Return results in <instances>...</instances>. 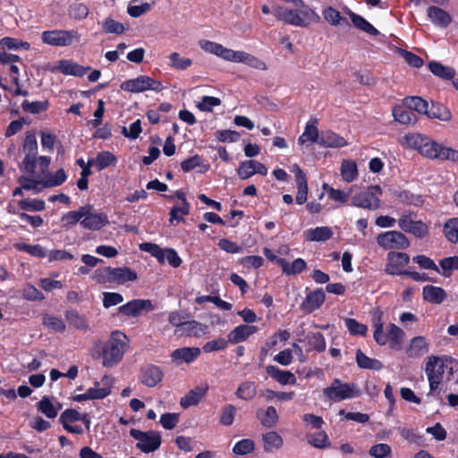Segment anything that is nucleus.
Listing matches in <instances>:
<instances>
[{
    "label": "nucleus",
    "mask_w": 458,
    "mask_h": 458,
    "mask_svg": "<svg viewBox=\"0 0 458 458\" xmlns=\"http://www.w3.org/2000/svg\"><path fill=\"white\" fill-rule=\"evenodd\" d=\"M129 344L130 340L125 334L114 331L106 342L98 341L94 344L91 356L95 360L102 358L103 366L112 368L123 360Z\"/></svg>",
    "instance_id": "1"
},
{
    "label": "nucleus",
    "mask_w": 458,
    "mask_h": 458,
    "mask_svg": "<svg viewBox=\"0 0 458 458\" xmlns=\"http://www.w3.org/2000/svg\"><path fill=\"white\" fill-rule=\"evenodd\" d=\"M405 140L409 147L427 158L458 162V150L437 143L426 135L409 133L405 135Z\"/></svg>",
    "instance_id": "2"
},
{
    "label": "nucleus",
    "mask_w": 458,
    "mask_h": 458,
    "mask_svg": "<svg viewBox=\"0 0 458 458\" xmlns=\"http://www.w3.org/2000/svg\"><path fill=\"white\" fill-rule=\"evenodd\" d=\"M298 7L299 10H293L275 5L272 7V13L278 21L296 27H307L310 24L314 16L319 19L318 15L308 5Z\"/></svg>",
    "instance_id": "3"
},
{
    "label": "nucleus",
    "mask_w": 458,
    "mask_h": 458,
    "mask_svg": "<svg viewBox=\"0 0 458 458\" xmlns=\"http://www.w3.org/2000/svg\"><path fill=\"white\" fill-rule=\"evenodd\" d=\"M445 355H430L425 363V373L428 381L429 392L428 395L438 396L445 384Z\"/></svg>",
    "instance_id": "4"
},
{
    "label": "nucleus",
    "mask_w": 458,
    "mask_h": 458,
    "mask_svg": "<svg viewBox=\"0 0 458 458\" xmlns=\"http://www.w3.org/2000/svg\"><path fill=\"white\" fill-rule=\"evenodd\" d=\"M138 278L137 273L128 267H105L97 268L92 279L98 284H124L127 282H133Z\"/></svg>",
    "instance_id": "5"
},
{
    "label": "nucleus",
    "mask_w": 458,
    "mask_h": 458,
    "mask_svg": "<svg viewBox=\"0 0 458 458\" xmlns=\"http://www.w3.org/2000/svg\"><path fill=\"white\" fill-rule=\"evenodd\" d=\"M323 394L328 400L336 403L359 397L360 391L355 387L354 384L344 383L339 378H335L330 386L323 389Z\"/></svg>",
    "instance_id": "6"
},
{
    "label": "nucleus",
    "mask_w": 458,
    "mask_h": 458,
    "mask_svg": "<svg viewBox=\"0 0 458 458\" xmlns=\"http://www.w3.org/2000/svg\"><path fill=\"white\" fill-rule=\"evenodd\" d=\"M120 88L123 91L131 93H141L147 90L160 92L163 90L161 81L148 75H140L135 79L124 81L120 85Z\"/></svg>",
    "instance_id": "7"
},
{
    "label": "nucleus",
    "mask_w": 458,
    "mask_h": 458,
    "mask_svg": "<svg viewBox=\"0 0 458 458\" xmlns=\"http://www.w3.org/2000/svg\"><path fill=\"white\" fill-rule=\"evenodd\" d=\"M130 435L139 442L136 447L145 454L153 453L157 450L162 443L161 435L157 431L144 432L136 428L130 430Z\"/></svg>",
    "instance_id": "8"
},
{
    "label": "nucleus",
    "mask_w": 458,
    "mask_h": 458,
    "mask_svg": "<svg viewBox=\"0 0 458 458\" xmlns=\"http://www.w3.org/2000/svg\"><path fill=\"white\" fill-rule=\"evenodd\" d=\"M381 194L382 189L379 185L369 186L367 191L352 197V205L368 210H377L380 207L378 196Z\"/></svg>",
    "instance_id": "9"
},
{
    "label": "nucleus",
    "mask_w": 458,
    "mask_h": 458,
    "mask_svg": "<svg viewBox=\"0 0 458 458\" xmlns=\"http://www.w3.org/2000/svg\"><path fill=\"white\" fill-rule=\"evenodd\" d=\"M81 211L83 216L81 225L84 229L98 231L109 223L107 215L104 212H96L90 204L81 206Z\"/></svg>",
    "instance_id": "10"
},
{
    "label": "nucleus",
    "mask_w": 458,
    "mask_h": 458,
    "mask_svg": "<svg viewBox=\"0 0 458 458\" xmlns=\"http://www.w3.org/2000/svg\"><path fill=\"white\" fill-rule=\"evenodd\" d=\"M387 263L385 267V272L390 276H407L410 269L406 267L410 264V256L405 252L390 251L386 256Z\"/></svg>",
    "instance_id": "11"
},
{
    "label": "nucleus",
    "mask_w": 458,
    "mask_h": 458,
    "mask_svg": "<svg viewBox=\"0 0 458 458\" xmlns=\"http://www.w3.org/2000/svg\"><path fill=\"white\" fill-rule=\"evenodd\" d=\"M79 39L80 34L76 30H46L42 33V41L55 47H67L72 45L73 39Z\"/></svg>",
    "instance_id": "12"
},
{
    "label": "nucleus",
    "mask_w": 458,
    "mask_h": 458,
    "mask_svg": "<svg viewBox=\"0 0 458 458\" xmlns=\"http://www.w3.org/2000/svg\"><path fill=\"white\" fill-rule=\"evenodd\" d=\"M412 215L411 212L402 214L398 219V225L403 232L418 239H423L429 233L428 226L421 220H413Z\"/></svg>",
    "instance_id": "13"
},
{
    "label": "nucleus",
    "mask_w": 458,
    "mask_h": 458,
    "mask_svg": "<svg viewBox=\"0 0 458 458\" xmlns=\"http://www.w3.org/2000/svg\"><path fill=\"white\" fill-rule=\"evenodd\" d=\"M377 244L385 250H404L410 246L408 238L401 232L389 231L382 233L377 237Z\"/></svg>",
    "instance_id": "14"
},
{
    "label": "nucleus",
    "mask_w": 458,
    "mask_h": 458,
    "mask_svg": "<svg viewBox=\"0 0 458 458\" xmlns=\"http://www.w3.org/2000/svg\"><path fill=\"white\" fill-rule=\"evenodd\" d=\"M165 199H172L174 196L172 195H163ZM174 197L177 198L182 201V205H174L171 208L169 212V222L171 225H174V222H181L183 220L182 216H180L179 214L182 216H187L190 214L191 211V204L188 202L186 199L185 192L182 190H178L174 193Z\"/></svg>",
    "instance_id": "15"
},
{
    "label": "nucleus",
    "mask_w": 458,
    "mask_h": 458,
    "mask_svg": "<svg viewBox=\"0 0 458 458\" xmlns=\"http://www.w3.org/2000/svg\"><path fill=\"white\" fill-rule=\"evenodd\" d=\"M81 413L77 410L69 408L64 410L60 417L59 423L63 426L64 429L68 433L82 435L84 434V429L81 426L72 425L74 422L80 421Z\"/></svg>",
    "instance_id": "16"
},
{
    "label": "nucleus",
    "mask_w": 458,
    "mask_h": 458,
    "mask_svg": "<svg viewBox=\"0 0 458 458\" xmlns=\"http://www.w3.org/2000/svg\"><path fill=\"white\" fill-rule=\"evenodd\" d=\"M154 305L150 300L134 299L118 308L119 313L126 317H138L143 310L152 311Z\"/></svg>",
    "instance_id": "17"
},
{
    "label": "nucleus",
    "mask_w": 458,
    "mask_h": 458,
    "mask_svg": "<svg viewBox=\"0 0 458 458\" xmlns=\"http://www.w3.org/2000/svg\"><path fill=\"white\" fill-rule=\"evenodd\" d=\"M164 373L160 367L154 364H147L140 369V382L148 386L155 387L163 379Z\"/></svg>",
    "instance_id": "18"
},
{
    "label": "nucleus",
    "mask_w": 458,
    "mask_h": 458,
    "mask_svg": "<svg viewBox=\"0 0 458 458\" xmlns=\"http://www.w3.org/2000/svg\"><path fill=\"white\" fill-rule=\"evenodd\" d=\"M200 349L199 347H182L177 348L172 352L170 357L172 361L177 365L182 363H191L200 355Z\"/></svg>",
    "instance_id": "19"
},
{
    "label": "nucleus",
    "mask_w": 458,
    "mask_h": 458,
    "mask_svg": "<svg viewBox=\"0 0 458 458\" xmlns=\"http://www.w3.org/2000/svg\"><path fill=\"white\" fill-rule=\"evenodd\" d=\"M199 47L204 50L205 52L213 54L225 61H230L233 57V49L227 48L224 47L223 45L207 40V39H200L199 41Z\"/></svg>",
    "instance_id": "20"
},
{
    "label": "nucleus",
    "mask_w": 458,
    "mask_h": 458,
    "mask_svg": "<svg viewBox=\"0 0 458 458\" xmlns=\"http://www.w3.org/2000/svg\"><path fill=\"white\" fill-rule=\"evenodd\" d=\"M326 299L325 293L322 288H318L307 293L301 303V309L306 313H311L319 309Z\"/></svg>",
    "instance_id": "21"
},
{
    "label": "nucleus",
    "mask_w": 458,
    "mask_h": 458,
    "mask_svg": "<svg viewBox=\"0 0 458 458\" xmlns=\"http://www.w3.org/2000/svg\"><path fill=\"white\" fill-rule=\"evenodd\" d=\"M231 62L242 63L249 65L251 68L260 71H266L267 69V66L264 61L244 51L234 50L233 57L231 58Z\"/></svg>",
    "instance_id": "22"
},
{
    "label": "nucleus",
    "mask_w": 458,
    "mask_h": 458,
    "mask_svg": "<svg viewBox=\"0 0 458 458\" xmlns=\"http://www.w3.org/2000/svg\"><path fill=\"white\" fill-rule=\"evenodd\" d=\"M429 351V344L424 336H414L410 340L409 346L406 350V354L409 358H420L428 353Z\"/></svg>",
    "instance_id": "23"
},
{
    "label": "nucleus",
    "mask_w": 458,
    "mask_h": 458,
    "mask_svg": "<svg viewBox=\"0 0 458 458\" xmlns=\"http://www.w3.org/2000/svg\"><path fill=\"white\" fill-rule=\"evenodd\" d=\"M427 14L433 24L440 28H447L452 22L451 15L444 9L431 5L427 9Z\"/></svg>",
    "instance_id": "24"
},
{
    "label": "nucleus",
    "mask_w": 458,
    "mask_h": 458,
    "mask_svg": "<svg viewBox=\"0 0 458 458\" xmlns=\"http://www.w3.org/2000/svg\"><path fill=\"white\" fill-rule=\"evenodd\" d=\"M57 69L64 75H72L81 78L91 68L90 66L81 65L72 60H61L59 61Z\"/></svg>",
    "instance_id": "25"
},
{
    "label": "nucleus",
    "mask_w": 458,
    "mask_h": 458,
    "mask_svg": "<svg viewBox=\"0 0 458 458\" xmlns=\"http://www.w3.org/2000/svg\"><path fill=\"white\" fill-rule=\"evenodd\" d=\"M258 331V327L252 325H240L228 334V341L231 344H239L246 341L251 335Z\"/></svg>",
    "instance_id": "26"
},
{
    "label": "nucleus",
    "mask_w": 458,
    "mask_h": 458,
    "mask_svg": "<svg viewBox=\"0 0 458 458\" xmlns=\"http://www.w3.org/2000/svg\"><path fill=\"white\" fill-rule=\"evenodd\" d=\"M208 390V386H196L190 390L180 401L182 408L186 409L199 403Z\"/></svg>",
    "instance_id": "27"
},
{
    "label": "nucleus",
    "mask_w": 458,
    "mask_h": 458,
    "mask_svg": "<svg viewBox=\"0 0 458 458\" xmlns=\"http://www.w3.org/2000/svg\"><path fill=\"white\" fill-rule=\"evenodd\" d=\"M296 167V186H297V193L295 197L296 203L299 205H302L307 201L308 198V182L307 178L303 171L300 168L299 165H295Z\"/></svg>",
    "instance_id": "28"
},
{
    "label": "nucleus",
    "mask_w": 458,
    "mask_h": 458,
    "mask_svg": "<svg viewBox=\"0 0 458 458\" xmlns=\"http://www.w3.org/2000/svg\"><path fill=\"white\" fill-rule=\"evenodd\" d=\"M266 372L267 373L268 376H270L272 378H274L283 386L296 384V377L291 371H284L280 369L276 366L268 365L266 368Z\"/></svg>",
    "instance_id": "29"
},
{
    "label": "nucleus",
    "mask_w": 458,
    "mask_h": 458,
    "mask_svg": "<svg viewBox=\"0 0 458 458\" xmlns=\"http://www.w3.org/2000/svg\"><path fill=\"white\" fill-rule=\"evenodd\" d=\"M423 300L433 304H441L447 297L445 291L439 286L428 284L422 289Z\"/></svg>",
    "instance_id": "30"
},
{
    "label": "nucleus",
    "mask_w": 458,
    "mask_h": 458,
    "mask_svg": "<svg viewBox=\"0 0 458 458\" xmlns=\"http://www.w3.org/2000/svg\"><path fill=\"white\" fill-rule=\"evenodd\" d=\"M277 264L282 267L283 273L287 276L301 274L307 268V263L301 258H297L292 264L285 259H279Z\"/></svg>",
    "instance_id": "31"
},
{
    "label": "nucleus",
    "mask_w": 458,
    "mask_h": 458,
    "mask_svg": "<svg viewBox=\"0 0 458 458\" xmlns=\"http://www.w3.org/2000/svg\"><path fill=\"white\" fill-rule=\"evenodd\" d=\"M318 144L326 148H342L347 146L348 142L339 134L327 131L321 134Z\"/></svg>",
    "instance_id": "32"
},
{
    "label": "nucleus",
    "mask_w": 458,
    "mask_h": 458,
    "mask_svg": "<svg viewBox=\"0 0 458 458\" xmlns=\"http://www.w3.org/2000/svg\"><path fill=\"white\" fill-rule=\"evenodd\" d=\"M37 410L44 414L48 419H54L57 416L59 410L62 409V404L56 402L54 404L49 397L43 396L42 399L36 403Z\"/></svg>",
    "instance_id": "33"
},
{
    "label": "nucleus",
    "mask_w": 458,
    "mask_h": 458,
    "mask_svg": "<svg viewBox=\"0 0 458 458\" xmlns=\"http://www.w3.org/2000/svg\"><path fill=\"white\" fill-rule=\"evenodd\" d=\"M117 161L116 157L109 151L98 153L95 158L89 159V165H95L98 171H102L110 165H114Z\"/></svg>",
    "instance_id": "34"
},
{
    "label": "nucleus",
    "mask_w": 458,
    "mask_h": 458,
    "mask_svg": "<svg viewBox=\"0 0 458 458\" xmlns=\"http://www.w3.org/2000/svg\"><path fill=\"white\" fill-rule=\"evenodd\" d=\"M393 116L394 120L401 124H411L417 121V116L409 107H406L404 104L403 106H395L393 108Z\"/></svg>",
    "instance_id": "35"
},
{
    "label": "nucleus",
    "mask_w": 458,
    "mask_h": 458,
    "mask_svg": "<svg viewBox=\"0 0 458 458\" xmlns=\"http://www.w3.org/2000/svg\"><path fill=\"white\" fill-rule=\"evenodd\" d=\"M355 358L357 365L360 369L380 370L384 368L383 363L379 360L369 358L360 349L356 351Z\"/></svg>",
    "instance_id": "36"
},
{
    "label": "nucleus",
    "mask_w": 458,
    "mask_h": 458,
    "mask_svg": "<svg viewBox=\"0 0 458 458\" xmlns=\"http://www.w3.org/2000/svg\"><path fill=\"white\" fill-rule=\"evenodd\" d=\"M256 416L267 428H272L278 422V414L274 406H268L266 410L259 409Z\"/></svg>",
    "instance_id": "37"
},
{
    "label": "nucleus",
    "mask_w": 458,
    "mask_h": 458,
    "mask_svg": "<svg viewBox=\"0 0 458 458\" xmlns=\"http://www.w3.org/2000/svg\"><path fill=\"white\" fill-rule=\"evenodd\" d=\"M208 331L207 325L198 322L196 320L186 321L184 327L181 331V335L186 336L200 337L206 335Z\"/></svg>",
    "instance_id": "38"
},
{
    "label": "nucleus",
    "mask_w": 458,
    "mask_h": 458,
    "mask_svg": "<svg viewBox=\"0 0 458 458\" xmlns=\"http://www.w3.org/2000/svg\"><path fill=\"white\" fill-rule=\"evenodd\" d=\"M403 336L404 332L395 324L391 323L387 326V342L391 349L400 350Z\"/></svg>",
    "instance_id": "39"
},
{
    "label": "nucleus",
    "mask_w": 458,
    "mask_h": 458,
    "mask_svg": "<svg viewBox=\"0 0 458 458\" xmlns=\"http://www.w3.org/2000/svg\"><path fill=\"white\" fill-rule=\"evenodd\" d=\"M257 394V386L255 382L246 380L242 382L235 391L237 398L243 401H251Z\"/></svg>",
    "instance_id": "40"
},
{
    "label": "nucleus",
    "mask_w": 458,
    "mask_h": 458,
    "mask_svg": "<svg viewBox=\"0 0 458 458\" xmlns=\"http://www.w3.org/2000/svg\"><path fill=\"white\" fill-rule=\"evenodd\" d=\"M323 18L332 26L346 25L349 26V21L346 18L343 17L339 11L332 6H327L322 10Z\"/></svg>",
    "instance_id": "41"
},
{
    "label": "nucleus",
    "mask_w": 458,
    "mask_h": 458,
    "mask_svg": "<svg viewBox=\"0 0 458 458\" xmlns=\"http://www.w3.org/2000/svg\"><path fill=\"white\" fill-rule=\"evenodd\" d=\"M306 240L310 242H324L333 236V231L328 226H318L305 232Z\"/></svg>",
    "instance_id": "42"
},
{
    "label": "nucleus",
    "mask_w": 458,
    "mask_h": 458,
    "mask_svg": "<svg viewBox=\"0 0 458 458\" xmlns=\"http://www.w3.org/2000/svg\"><path fill=\"white\" fill-rule=\"evenodd\" d=\"M427 116L430 119H438L441 121L447 122L451 120L452 114L447 107L440 103H431V106H428Z\"/></svg>",
    "instance_id": "43"
},
{
    "label": "nucleus",
    "mask_w": 458,
    "mask_h": 458,
    "mask_svg": "<svg viewBox=\"0 0 458 458\" xmlns=\"http://www.w3.org/2000/svg\"><path fill=\"white\" fill-rule=\"evenodd\" d=\"M262 440L264 444V451L267 453L281 448L284 444L282 437L276 431H270L263 434Z\"/></svg>",
    "instance_id": "44"
},
{
    "label": "nucleus",
    "mask_w": 458,
    "mask_h": 458,
    "mask_svg": "<svg viewBox=\"0 0 458 458\" xmlns=\"http://www.w3.org/2000/svg\"><path fill=\"white\" fill-rule=\"evenodd\" d=\"M404 106L409 107L412 112L427 115L428 103L421 97L412 96L403 99Z\"/></svg>",
    "instance_id": "45"
},
{
    "label": "nucleus",
    "mask_w": 458,
    "mask_h": 458,
    "mask_svg": "<svg viewBox=\"0 0 458 458\" xmlns=\"http://www.w3.org/2000/svg\"><path fill=\"white\" fill-rule=\"evenodd\" d=\"M65 319L70 326L81 331H87L89 329L87 319L84 316H81L77 310H70L65 312Z\"/></svg>",
    "instance_id": "46"
},
{
    "label": "nucleus",
    "mask_w": 458,
    "mask_h": 458,
    "mask_svg": "<svg viewBox=\"0 0 458 458\" xmlns=\"http://www.w3.org/2000/svg\"><path fill=\"white\" fill-rule=\"evenodd\" d=\"M317 119H314L313 123H308L305 126L304 131L298 139V143L303 145L307 141H310L311 143H318L319 134L318 129L316 125Z\"/></svg>",
    "instance_id": "47"
},
{
    "label": "nucleus",
    "mask_w": 458,
    "mask_h": 458,
    "mask_svg": "<svg viewBox=\"0 0 458 458\" xmlns=\"http://www.w3.org/2000/svg\"><path fill=\"white\" fill-rule=\"evenodd\" d=\"M429 71L436 76L445 79V80H452L454 78L455 71L454 68L449 66H445L442 64L431 61L428 63Z\"/></svg>",
    "instance_id": "48"
},
{
    "label": "nucleus",
    "mask_w": 458,
    "mask_h": 458,
    "mask_svg": "<svg viewBox=\"0 0 458 458\" xmlns=\"http://www.w3.org/2000/svg\"><path fill=\"white\" fill-rule=\"evenodd\" d=\"M49 106L50 103L48 100L30 102L25 99L21 103L22 111L32 114H38L43 112H46L49 108Z\"/></svg>",
    "instance_id": "49"
},
{
    "label": "nucleus",
    "mask_w": 458,
    "mask_h": 458,
    "mask_svg": "<svg viewBox=\"0 0 458 458\" xmlns=\"http://www.w3.org/2000/svg\"><path fill=\"white\" fill-rule=\"evenodd\" d=\"M139 248L141 251L148 252L152 257L156 258L160 265L165 264V249H162L159 245L153 242H142L140 244Z\"/></svg>",
    "instance_id": "50"
},
{
    "label": "nucleus",
    "mask_w": 458,
    "mask_h": 458,
    "mask_svg": "<svg viewBox=\"0 0 458 458\" xmlns=\"http://www.w3.org/2000/svg\"><path fill=\"white\" fill-rule=\"evenodd\" d=\"M139 248L141 251L148 252L152 257L156 258L160 265L165 264V249H162L159 245L153 242H142L140 244Z\"/></svg>",
    "instance_id": "51"
},
{
    "label": "nucleus",
    "mask_w": 458,
    "mask_h": 458,
    "mask_svg": "<svg viewBox=\"0 0 458 458\" xmlns=\"http://www.w3.org/2000/svg\"><path fill=\"white\" fill-rule=\"evenodd\" d=\"M351 21L355 28L371 36H377L379 34V31L371 23L359 14L351 15Z\"/></svg>",
    "instance_id": "52"
},
{
    "label": "nucleus",
    "mask_w": 458,
    "mask_h": 458,
    "mask_svg": "<svg viewBox=\"0 0 458 458\" xmlns=\"http://www.w3.org/2000/svg\"><path fill=\"white\" fill-rule=\"evenodd\" d=\"M341 174L345 182H353L358 177L357 164L352 160H344L341 165Z\"/></svg>",
    "instance_id": "53"
},
{
    "label": "nucleus",
    "mask_w": 458,
    "mask_h": 458,
    "mask_svg": "<svg viewBox=\"0 0 458 458\" xmlns=\"http://www.w3.org/2000/svg\"><path fill=\"white\" fill-rule=\"evenodd\" d=\"M14 248L19 251L27 252L36 258H45L47 256L46 249L39 244L30 245L23 242H18L14 244Z\"/></svg>",
    "instance_id": "54"
},
{
    "label": "nucleus",
    "mask_w": 458,
    "mask_h": 458,
    "mask_svg": "<svg viewBox=\"0 0 458 458\" xmlns=\"http://www.w3.org/2000/svg\"><path fill=\"white\" fill-rule=\"evenodd\" d=\"M443 233L450 242H458V217L450 218L445 223Z\"/></svg>",
    "instance_id": "55"
},
{
    "label": "nucleus",
    "mask_w": 458,
    "mask_h": 458,
    "mask_svg": "<svg viewBox=\"0 0 458 458\" xmlns=\"http://www.w3.org/2000/svg\"><path fill=\"white\" fill-rule=\"evenodd\" d=\"M18 207L23 211L38 212L43 211L46 208V204L43 199H23L18 201Z\"/></svg>",
    "instance_id": "56"
},
{
    "label": "nucleus",
    "mask_w": 458,
    "mask_h": 458,
    "mask_svg": "<svg viewBox=\"0 0 458 458\" xmlns=\"http://www.w3.org/2000/svg\"><path fill=\"white\" fill-rule=\"evenodd\" d=\"M22 150L25 156H38V141L34 132H26Z\"/></svg>",
    "instance_id": "57"
},
{
    "label": "nucleus",
    "mask_w": 458,
    "mask_h": 458,
    "mask_svg": "<svg viewBox=\"0 0 458 458\" xmlns=\"http://www.w3.org/2000/svg\"><path fill=\"white\" fill-rule=\"evenodd\" d=\"M309 444L316 448L323 449L329 446L330 442L325 431L307 435Z\"/></svg>",
    "instance_id": "58"
},
{
    "label": "nucleus",
    "mask_w": 458,
    "mask_h": 458,
    "mask_svg": "<svg viewBox=\"0 0 458 458\" xmlns=\"http://www.w3.org/2000/svg\"><path fill=\"white\" fill-rule=\"evenodd\" d=\"M0 46L3 48H7L10 50H17L20 48L29 50L30 47V45L27 41H21L14 38L10 37H4L2 39H0Z\"/></svg>",
    "instance_id": "59"
},
{
    "label": "nucleus",
    "mask_w": 458,
    "mask_h": 458,
    "mask_svg": "<svg viewBox=\"0 0 458 458\" xmlns=\"http://www.w3.org/2000/svg\"><path fill=\"white\" fill-rule=\"evenodd\" d=\"M255 449V444L253 440L250 438H244L238 441L233 447V453L235 455H245L251 454Z\"/></svg>",
    "instance_id": "60"
},
{
    "label": "nucleus",
    "mask_w": 458,
    "mask_h": 458,
    "mask_svg": "<svg viewBox=\"0 0 458 458\" xmlns=\"http://www.w3.org/2000/svg\"><path fill=\"white\" fill-rule=\"evenodd\" d=\"M308 344L317 352H324L326 350V340L322 333L315 332L307 336Z\"/></svg>",
    "instance_id": "61"
},
{
    "label": "nucleus",
    "mask_w": 458,
    "mask_h": 458,
    "mask_svg": "<svg viewBox=\"0 0 458 458\" xmlns=\"http://www.w3.org/2000/svg\"><path fill=\"white\" fill-rule=\"evenodd\" d=\"M344 325L352 335H365L368 331L366 325L358 322L354 318H345Z\"/></svg>",
    "instance_id": "62"
},
{
    "label": "nucleus",
    "mask_w": 458,
    "mask_h": 458,
    "mask_svg": "<svg viewBox=\"0 0 458 458\" xmlns=\"http://www.w3.org/2000/svg\"><path fill=\"white\" fill-rule=\"evenodd\" d=\"M67 179L66 173L64 168H59L55 173L46 179L42 184L46 188L59 186L63 184Z\"/></svg>",
    "instance_id": "63"
},
{
    "label": "nucleus",
    "mask_w": 458,
    "mask_h": 458,
    "mask_svg": "<svg viewBox=\"0 0 458 458\" xmlns=\"http://www.w3.org/2000/svg\"><path fill=\"white\" fill-rule=\"evenodd\" d=\"M439 265L443 269V276L449 277L453 270H458V256L444 258L439 261Z\"/></svg>",
    "instance_id": "64"
}]
</instances>
